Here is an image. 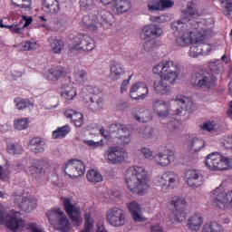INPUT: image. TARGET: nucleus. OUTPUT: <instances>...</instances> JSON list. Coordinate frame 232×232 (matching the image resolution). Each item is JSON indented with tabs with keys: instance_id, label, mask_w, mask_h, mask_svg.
Wrapping results in <instances>:
<instances>
[{
	"instance_id": "nucleus-34",
	"label": "nucleus",
	"mask_w": 232,
	"mask_h": 232,
	"mask_svg": "<svg viewBox=\"0 0 232 232\" xmlns=\"http://www.w3.org/2000/svg\"><path fill=\"white\" fill-rule=\"evenodd\" d=\"M205 146V141L200 139L195 138V136H188V150H191V151H198L199 150H202Z\"/></svg>"
},
{
	"instance_id": "nucleus-35",
	"label": "nucleus",
	"mask_w": 232,
	"mask_h": 232,
	"mask_svg": "<svg viewBox=\"0 0 232 232\" xmlns=\"http://www.w3.org/2000/svg\"><path fill=\"white\" fill-rule=\"evenodd\" d=\"M87 106L91 111H99L104 107V99L99 98L95 102L94 96H90L89 101L87 102Z\"/></svg>"
},
{
	"instance_id": "nucleus-45",
	"label": "nucleus",
	"mask_w": 232,
	"mask_h": 232,
	"mask_svg": "<svg viewBox=\"0 0 232 232\" xmlns=\"http://www.w3.org/2000/svg\"><path fill=\"white\" fill-rule=\"evenodd\" d=\"M169 204L170 206H173L172 209H182L188 202L186 201V198L175 196L171 198Z\"/></svg>"
},
{
	"instance_id": "nucleus-33",
	"label": "nucleus",
	"mask_w": 232,
	"mask_h": 232,
	"mask_svg": "<svg viewBox=\"0 0 232 232\" xmlns=\"http://www.w3.org/2000/svg\"><path fill=\"white\" fill-rule=\"evenodd\" d=\"M43 10L45 14H57L61 7H59V2L57 0H44Z\"/></svg>"
},
{
	"instance_id": "nucleus-62",
	"label": "nucleus",
	"mask_w": 232,
	"mask_h": 232,
	"mask_svg": "<svg viewBox=\"0 0 232 232\" xmlns=\"http://www.w3.org/2000/svg\"><path fill=\"white\" fill-rule=\"evenodd\" d=\"M26 229L29 232H44L41 226L35 224V223H30L26 226Z\"/></svg>"
},
{
	"instance_id": "nucleus-18",
	"label": "nucleus",
	"mask_w": 232,
	"mask_h": 232,
	"mask_svg": "<svg viewBox=\"0 0 232 232\" xmlns=\"http://www.w3.org/2000/svg\"><path fill=\"white\" fill-rule=\"evenodd\" d=\"M148 93H150V87L144 82L134 83L130 90V95L134 101H144L148 97Z\"/></svg>"
},
{
	"instance_id": "nucleus-3",
	"label": "nucleus",
	"mask_w": 232,
	"mask_h": 232,
	"mask_svg": "<svg viewBox=\"0 0 232 232\" xmlns=\"http://www.w3.org/2000/svg\"><path fill=\"white\" fill-rule=\"evenodd\" d=\"M204 26H208V19L201 18L200 14L192 6H188L183 11V18L173 22L170 24L171 30L174 32H189L191 30H204Z\"/></svg>"
},
{
	"instance_id": "nucleus-48",
	"label": "nucleus",
	"mask_w": 232,
	"mask_h": 232,
	"mask_svg": "<svg viewBox=\"0 0 232 232\" xmlns=\"http://www.w3.org/2000/svg\"><path fill=\"white\" fill-rule=\"evenodd\" d=\"M85 223L83 226V229L80 232H92L93 231V225L94 221L92 218V215L90 213L85 214Z\"/></svg>"
},
{
	"instance_id": "nucleus-6",
	"label": "nucleus",
	"mask_w": 232,
	"mask_h": 232,
	"mask_svg": "<svg viewBox=\"0 0 232 232\" xmlns=\"http://www.w3.org/2000/svg\"><path fill=\"white\" fill-rule=\"evenodd\" d=\"M179 182H180V177L171 170H167L154 178V184L157 188H160L161 193H169L179 186Z\"/></svg>"
},
{
	"instance_id": "nucleus-5",
	"label": "nucleus",
	"mask_w": 232,
	"mask_h": 232,
	"mask_svg": "<svg viewBox=\"0 0 232 232\" xmlns=\"http://www.w3.org/2000/svg\"><path fill=\"white\" fill-rule=\"evenodd\" d=\"M115 22V16L109 11L103 10L97 14H90L82 17L80 25L83 30L88 32H97L99 30V24L102 26L104 30H109L113 26Z\"/></svg>"
},
{
	"instance_id": "nucleus-12",
	"label": "nucleus",
	"mask_w": 232,
	"mask_h": 232,
	"mask_svg": "<svg viewBox=\"0 0 232 232\" xmlns=\"http://www.w3.org/2000/svg\"><path fill=\"white\" fill-rule=\"evenodd\" d=\"M50 162L46 160H34L32 164L27 167L26 173L33 179H41L46 173V169H50Z\"/></svg>"
},
{
	"instance_id": "nucleus-15",
	"label": "nucleus",
	"mask_w": 232,
	"mask_h": 232,
	"mask_svg": "<svg viewBox=\"0 0 232 232\" xmlns=\"http://www.w3.org/2000/svg\"><path fill=\"white\" fill-rule=\"evenodd\" d=\"M72 48L76 52H92L95 50V40L88 34H79L73 40Z\"/></svg>"
},
{
	"instance_id": "nucleus-7",
	"label": "nucleus",
	"mask_w": 232,
	"mask_h": 232,
	"mask_svg": "<svg viewBox=\"0 0 232 232\" xmlns=\"http://www.w3.org/2000/svg\"><path fill=\"white\" fill-rule=\"evenodd\" d=\"M5 222L6 227L14 232H18L26 226V221L21 218V212L12 210L7 215L0 205V224Z\"/></svg>"
},
{
	"instance_id": "nucleus-54",
	"label": "nucleus",
	"mask_w": 232,
	"mask_h": 232,
	"mask_svg": "<svg viewBox=\"0 0 232 232\" xmlns=\"http://www.w3.org/2000/svg\"><path fill=\"white\" fill-rule=\"evenodd\" d=\"M14 102L15 108L17 110H24V109L28 108V106L30 105V102H28V101H26L21 97L15 98L14 100Z\"/></svg>"
},
{
	"instance_id": "nucleus-42",
	"label": "nucleus",
	"mask_w": 232,
	"mask_h": 232,
	"mask_svg": "<svg viewBox=\"0 0 232 232\" xmlns=\"http://www.w3.org/2000/svg\"><path fill=\"white\" fill-rule=\"evenodd\" d=\"M64 75V71L59 67H54L48 70L47 77L49 81H59Z\"/></svg>"
},
{
	"instance_id": "nucleus-43",
	"label": "nucleus",
	"mask_w": 232,
	"mask_h": 232,
	"mask_svg": "<svg viewBox=\"0 0 232 232\" xmlns=\"http://www.w3.org/2000/svg\"><path fill=\"white\" fill-rule=\"evenodd\" d=\"M62 232H68L71 229L70 220L66 217V214H63V217L58 219V222L54 225Z\"/></svg>"
},
{
	"instance_id": "nucleus-14",
	"label": "nucleus",
	"mask_w": 232,
	"mask_h": 232,
	"mask_svg": "<svg viewBox=\"0 0 232 232\" xmlns=\"http://www.w3.org/2000/svg\"><path fill=\"white\" fill-rule=\"evenodd\" d=\"M106 220L113 227H122L126 224V213L122 208L114 207L107 211Z\"/></svg>"
},
{
	"instance_id": "nucleus-56",
	"label": "nucleus",
	"mask_w": 232,
	"mask_h": 232,
	"mask_svg": "<svg viewBox=\"0 0 232 232\" xmlns=\"http://www.w3.org/2000/svg\"><path fill=\"white\" fill-rule=\"evenodd\" d=\"M28 128V119H19L14 121V130H26Z\"/></svg>"
},
{
	"instance_id": "nucleus-30",
	"label": "nucleus",
	"mask_w": 232,
	"mask_h": 232,
	"mask_svg": "<svg viewBox=\"0 0 232 232\" xmlns=\"http://www.w3.org/2000/svg\"><path fill=\"white\" fill-rule=\"evenodd\" d=\"M64 211L60 208H53L46 213V217L51 226H55L62 217H64Z\"/></svg>"
},
{
	"instance_id": "nucleus-24",
	"label": "nucleus",
	"mask_w": 232,
	"mask_h": 232,
	"mask_svg": "<svg viewBox=\"0 0 232 232\" xmlns=\"http://www.w3.org/2000/svg\"><path fill=\"white\" fill-rule=\"evenodd\" d=\"M111 10L116 15H122L131 10V2L130 0H116L112 5H111Z\"/></svg>"
},
{
	"instance_id": "nucleus-59",
	"label": "nucleus",
	"mask_w": 232,
	"mask_h": 232,
	"mask_svg": "<svg viewBox=\"0 0 232 232\" xmlns=\"http://www.w3.org/2000/svg\"><path fill=\"white\" fill-rule=\"evenodd\" d=\"M81 10H90L95 5L93 0H80L79 2Z\"/></svg>"
},
{
	"instance_id": "nucleus-27",
	"label": "nucleus",
	"mask_w": 232,
	"mask_h": 232,
	"mask_svg": "<svg viewBox=\"0 0 232 232\" xmlns=\"http://www.w3.org/2000/svg\"><path fill=\"white\" fill-rule=\"evenodd\" d=\"M175 102L180 106L181 110H185L186 111H195L197 108L195 103H193V100L184 95H178L175 99Z\"/></svg>"
},
{
	"instance_id": "nucleus-60",
	"label": "nucleus",
	"mask_w": 232,
	"mask_h": 232,
	"mask_svg": "<svg viewBox=\"0 0 232 232\" xmlns=\"http://www.w3.org/2000/svg\"><path fill=\"white\" fill-rule=\"evenodd\" d=\"M7 29L10 30L11 34H18L19 35L23 34V27L21 24H10L7 26Z\"/></svg>"
},
{
	"instance_id": "nucleus-4",
	"label": "nucleus",
	"mask_w": 232,
	"mask_h": 232,
	"mask_svg": "<svg viewBox=\"0 0 232 232\" xmlns=\"http://www.w3.org/2000/svg\"><path fill=\"white\" fill-rule=\"evenodd\" d=\"M213 26H215V20L213 18H208L207 20V25L203 26V29H192L190 31H186L185 33L179 34L175 39V44L178 48H186L187 46H191L193 43H200V41H206L213 37Z\"/></svg>"
},
{
	"instance_id": "nucleus-31",
	"label": "nucleus",
	"mask_w": 232,
	"mask_h": 232,
	"mask_svg": "<svg viewBox=\"0 0 232 232\" xmlns=\"http://www.w3.org/2000/svg\"><path fill=\"white\" fill-rule=\"evenodd\" d=\"M44 146H46V142L39 137L33 138L28 144V148L33 153H43L44 151Z\"/></svg>"
},
{
	"instance_id": "nucleus-52",
	"label": "nucleus",
	"mask_w": 232,
	"mask_h": 232,
	"mask_svg": "<svg viewBox=\"0 0 232 232\" xmlns=\"http://www.w3.org/2000/svg\"><path fill=\"white\" fill-rule=\"evenodd\" d=\"M83 144L92 148V150H97V148H102L104 146V140H100L99 141H95L93 140H83Z\"/></svg>"
},
{
	"instance_id": "nucleus-9",
	"label": "nucleus",
	"mask_w": 232,
	"mask_h": 232,
	"mask_svg": "<svg viewBox=\"0 0 232 232\" xmlns=\"http://www.w3.org/2000/svg\"><path fill=\"white\" fill-rule=\"evenodd\" d=\"M232 164V160L222 156L218 152H212L205 160V166L212 171H222L227 169Z\"/></svg>"
},
{
	"instance_id": "nucleus-50",
	"label": "nucleus",
	"mask_w": 232,
	"mask_h": 232,
	"mask_svg": "<svg viewBox=\"0 0 232 232\" xmlns=\"http://www.w3.org/2000/svg\"><path fill=\"white\" fill-rule=\"evenodd\" d=\"M7 151L11 153V155H21L23 154V147L19 144L8 143L7 144Z\"/></svg>"
},
{
	"instance_id": "nucleus-49",
	"label": "nucleus",
	"mask_w": 232,
	"mask_h": 232,
	"mask_svg": "<svg viewBox=\"0 0 232 232\" xmlns=\"http://www.w3.org/2000/svg\"><path fill=\"white\" fill-rule=\"evenodd\" d=\"M14 6L18 8H24V10H30L32 8V0H11Z\"/></svg>"
},
{
	"instance_id": "nucleus-32",
	"label": "nucleus",
	"mask_w": 232,
	"mask_h": 232,
	"mask_svg": "<svg viewBox=\"0 0 232 232\" xmlns=\"http://www.w3.org/2000/svg\"><path fill=\"white\" fill-rule=\"evenodd\" d=\"M128 209L135 222H142L143 218L142 216L140 215V213H142V210L139 203L135 201L129 203Z\"/></svg>"
},
{
	"instance_id": "nucleus-44",
	"label": "nucleus",
	"mask_w": 232,
	"mask_h": 232,
	"mask_svg": "<svg viewBox=\"0 0 232 232\" xmlns=\"http://www.w3.org/2000/svg\"><path fill=\"white\" fill-rule=\"evenodd\" d=\"M69 125H64L63 127H58L57 130L53 131V139H64L68 133L71 131Z\"/></svg>"
},
{
	"instance_id": "nucleus-21",
	"label": "nucleus",
	"mask_w": 232,
	"mask_h": 232,
	"mask_svg": "<svg viewBox=\"0 0 232 232\" xmlns=\"http://www.w3.org/2000/svg\"><path fill=\"white\" fill-rule=\"evenodd\" d=\"M152 110L158 117L160 119H166V117H169V111H171V104L169 102L160 100L154 99L152 101Z\"/></svg>"
},
{
	"instance_id": "nucleus-37",
	"label": "nucleus",
	"mask_w": 232,
	"mask_h": 232,
	"mask_svg": "<svg viewBox=\"0 0 232 232\" xmlns=\"http://www.w3.org/2000/svg\"><path fill=\"white\" fill-rule=\"evenodd\" d=\"M61 95L67 104H71L72 101H74L75 97H77V89L70 87L62 92Z\"/></svg>"
},
{
	"instance_id": "nucleus-11",
	"label": "nucleus",
	"mask_w": 232,
	"mask_h": 232,
	"mask_svg": "<svg viewBox=\"0 0 232 232\" xmlns=\"http://www.w3.org/2000/svg\"><path fill=\"white\" fill-rule=\"evenodd\" d=\"M103 159L107 164H112V166L123 164L126 161V150L117 146H111L105 150Z\"/></svg>"
},
{
	"instance_id": "nucleus-51",
	"label": "nucleus",
	"mask_w": 232,
	"mask_h": 232,
	"mask_svg": "<svg viewBox=\"0 0 232 232\" xmlns=\"http://www.w3.org/2000/svg\"><path fill=\"white\" fill-rule=\"evenodd\" d=\"M21 46L24 52H30V50H37L40 45L37 42L25 41L21 44Z\"/></svg>"
},
{
	"instance_id": "nucleus-26",
	"label": "nucleus",
	"mask_w": 232,
	"mask_h": 232,
	"mask_svg": "<svg viewBox=\"0 0 232 232\" xmlns=\"http://www.w3.org/2000/svg\"><path fill=\"white\" fill-rule=\"evenodd\" d=\"M122 73H124V65H122L119 61L111 60L110 62L111 79H112V81H119Z\"/></svg>"
},
{
	"instance_id": "nucleus-1",
	"label": "nucleus",
	"mask_w": 232,
	"mask_h": 232,
	"mask_svg": "<svg viewBox=\"0 0 232 232\" xmlns=\"http://www.w3.org/2000/svg\"><path fill=\"white\" fill-rule=\"evenodd\" d=\"M180 63L173 60H163L152 68L154 75H159V79L153 82V90L157 95H166L169 93V84H175L180 77Z\"/></svg>"
},
{
	"instance_id": "nucleus-64",
	"label": "nucleus",
	"mask_w": 232,
	"mask_h": 232,
	"mask_svg": "<svg viewBox=\"0 0 232 232\" xmlns=\"http://www.w3.org/2000/svg\"><path fill=\"white\" fill-rule=\"evenodd\" d=\"M140 135L143 139H150L151 137V130L150 128H144L140 131Z\"/></svg>"
},
{
	"instance_id": "nucleus-47",
	"label": "nucleus",
	"mask_w": 232,
	"mask_h": 232,
	"mask_svg": "<svg viewBox=\"0 0 232 232\" xmlns=\"http://www.w3.org/2000/svg\"><path fill=\"white\" fill-rule=\"evenodd\" d=\"M202 41H204V40H201L198 43L191 44L192 45L190 46V48L188 50L189 57L197 59V57H200V55H202V53L200 51V45H199V43H202Z\"/></svg>"
},
{
	"instance_id": "nucleus-41",
	"label": "nucleus",
	"mask_w": 232,
	"mask_h": 232,
	"mask_svg": "<svg viewBox=\"0 0 232 232\" xmlns=\"http://www.w3.org/2000/svg\"><path fill=\"white\" fill-rule=\"evenodd\" d=\"M202 232H224V228L217 221H212L203 225Z\"/></svg>"
},
{
	"instance_id": "nucleus-61",
	"label": "nucleus",
	"mask_w": 232,
	"mask_h": 232,
	"mask_svg": "<svg viewBox=\"0 0 232 232\" xmlns=\"http://www.w3.org/2000/svg\"><path fill=\"white\" fill-rule=\"evenodd\" d=\"M175 5V2L171 0H160V9L166 10L168 8H171Z\"/></svg>"
},
{
	"instance_id": "nucleus-19",
	"label": "nucleus",
	"mask_w": 232,
	"mask_h": 232,
	"mask_svg": "<svg viewBox=\"0 0 232 232\" xmlns=\"http://www.w3.org/2000/svg\"><path fill=\"white\" fill-rule=\"evenodd\" d=\"M109 131H111V133L117 132L119 135L117 137L120 140V144L122 146H128L130 142H131V135L130 134V130L119 123L111 124L109 128Z\"/></svg>"
},
{
	"instance_id": "nucleus-20",
	"label": "nucleus",
	"mask_w": 232,
	"mask_h": 232,
	"mask_svg": "<svg viewBox=\"0 0 232 232\" xmlns=\"http://www.w3.org/2000/svg\"><path fill=\"white\" fill-rule=\"evenodd\" d=\"M184 180L189 188H200L204 184V176L197 169H189L185 172Z\"/></svg>"
},
{
	"instance_id": "nucleus-36",
	"label": "nucleus",
	"mask_w": 232,
	"mask_h": 232,
	"mask_svg": "<svg viewBox=\"0 0 232 232\" xmlns=\"http://www.w3.org/2000/svg\"><path fill=\"white\" fill-rule=\"evenodd\" d=\"M186 217V212L182 208L172 209L170 213V220H172V222H177V224L184 222Z\"/></svg>"
},
{
	"instance_id": "nucleus-10",
	"label": "nucleus",
	"mask_w": 232,
	"mask_h": 232,
	"mask_svg": "<svg viewBox=\"0 0 232 232\" xmlns=\"http://www.w3.org/2000/svg\"><path fill=\"white\" fill-rule=\"evenodd\" d=\"M61 200L65 213L72 220L74 226H81L82 224L81 207L71 198H62Z\"/></svg>"
},
{
	"instance_id": "nucleus-29",
	"label": "nucleus",
	"mask_w": 232,
	"mask_h": 232,
	"mask_svg": "<svg viewBox=\"0 0 232 232\" xmlns=\"http://www.w3.org/2000/svg\"><path fill=\"white\" fill-rule=\"evenodd\" d=\"M64 115L67 119H71L77 128H81L82 124H84V116H82V113L77 112L72 109H67L64 111Z\"/></svg>"
},
{
	"instance_id": "nucleus-53",
	"label": "nucleus",
	"mask_w": 232,
	"mask_h": 232,
	"mask_svg": "<svg viewBox=\"0 0 232 232\" xmlns=\"http://www.w3.org/2000/svg\"><path fill=\"white\" fill-rule=\"evenodd\" d=\"M209 68L212 72H217L218 73H220V72H224V63H222V61L220 60L210 62Z\"/></svg>"
},
{
	"instance_id": "nucleus-63",
	"label": "nucleus",
	"mask_w": 232,
	"mask_h": 232,
	"mask_svg": "<svg viewBox=\"0 0 232 232\" xmlns=\"http://www.w3.org/2000/svg\"><path fill=\"white\" fill-rule=\"evenodd\" d=\"M86 91L91 94L93 95V97H95V95H98V93H101V91H99V88L92 86V85H89L86 87Z\"/></svg>"
},
{
	"instance_id": "nucleus-57",
	"label": "nucleus",
	"mask_w": 232,
	"mask_h": 232,
	"mask_svg": "<svg viewBox=\"0 0 232 232\" xmlns=\"http://www.w3.org/2000/svg\"><path fill=\"white\" fill-rule=\"evenodd\" d=\"M201 130H203L204 131H218V126H217V124H215L214 122L211 121H206L202 126H201Z\"/></svg>"
},
{
	"instance_id": "nucleus-38",
	"label": "nucleus",
	"mask_w": 232,
	"mask_h": 232,
	"mask_svg": "<svg viewBox=\"0 0 232 232\" xmlns=\"http://www.w3.org/2000/svg\"><path fill=\"white\" fill-rule=\"evenodd\" d=\"M49 48L53 53H62L64 50V41L54 38L50 42Z\"/></svg>"
},
{
	"instance_id": "nucleus-39",
	"label": "nucleus",
	"mask_w": 232,
	"mask_h": 232,
	"mask_svg": "<svg viewBox=\"0 0 232 232\" xmlns=\"http://www.w3.org/2000/svg\"><path fill=\"white\" fill-rule=\"evenodd\" d=\"M87 180L91 182L92 184H97L99 182H102L104 178H102V174L95 169H90L87 172Z\"/></svg>"
},
{
	"instance_id": "nucleus-46",
	"label": "nucleus",
	"mask_w": 232,
	"mask_h": 232,
	"mask_svg": "<svg viewBox=\"0 0 232 232\" xmlns=\"http://www.w3.org/2000/svg\"><path fill=\"white\" fill-rule=\"evenodd\" d=\"M73 79L78 84H84L88 79V72L84 70H76L73 73Z\"/></svg>"
},
{
	"instance_id": "nucleus-23",
	"label": "nucleus",
	"mask_w": 232,
	"mask_h": 232,
	"mask_svg": "<svg viewBox=\"0 0 232 232\" xmlns=\"http://www.w3.org/2000/svg\"><path fill=\"white\" fill-rule=\"evenodd\" d=\"M162 34H164V30L160 26L150 24L143 27L140 37L141 39L159 38L162 37Z\"/></svg>"
},
{
	"instance_id": "nucleus-40",
	"label": "nucleus",
	"mask_w": 232,
	"mask_h": 232,
	"mask_svg": "<svg viewBox=\"0 0 232 232\" xmlns=\"http://www.w3.org/2000/svg\"><path fill=\"white\" fill-rule=\"evenodd\" d=\"M166 134L168 137H175L179 131H180V127H179V121H169L165 129Z\"/></svg>"
},
{
	"instance_id": "nucleus-13",
	"label": "nucleus",
	"mask_w": 232,
	"mask_h": 232,
	"mask_svg": "<svg viewBox=\"0 0 232 232\" xmlns=\"http://www.w3.org/2000/svg\"><path fill=\"white\" fill-rule=\"evenodd\" d=\"M64 173L70 177V179H77L82 177L86 171L84 163L79 160H70L63 165Z\"/></svg>"
},
{
	"instance_id": "nucleus-2",
	"label": "nucleus",
	"mask_w": 232,
	"mask_h": 232,
	"mask_svg": "<svg viewBox=\"0 0 232 232\" xmlns=\"http://www.w3.org/2000/svg\"><path fill=\"white\" fill-rule=\"evenodd\" d=\"M125 182L133 195H145L150 189V173L142 166H132L125 172Z\"/></svg>"
},
{
	"instance_id": "nucleus-8",
	"label": "nucleus",
	"mask_w": 232,
	"mask_h": 232,
	"mask_svg": "<svg viewBox=\"0 0 232 232\" xmlns=\"http://www.w3.org/2000/svg\"><path fill=\"white\" fill-rule=\"evenodd\" d=\"M190 84L203 90H213L217 86V78L208 71L195 72L191 75Z\"/></svg>"
},
{
	"instance_id": "nucleus-22",
	"label": "nucleus",
	"mask_w": 232,
	"mask_h": 232,
	"mask_svg": "<svg viewBox=\"0 0 232 232\" xmlns=\"http://www.w3.org/2000/svg\"><path fill=\"white\" fill-rule=\"evenodd\" d=\"M212 200L219 207V209H227V192L224 187L219 186L212 192Z\"/></svg>"
},
{
	"instance_id": "nucleus-17",
	"label": "nucleus",
	"mask_w": 232,
	"mask_h": 232,
	"mask_svg": "<svg viewBox=\"0 0 232 232\" xmlns=\"http://www.w3.org/2000/svg\"><path fill=\"white\" fill-rule=\"evenodd\" d=\"M156 166L168 168L171 162H175V152L171 150H166L156 153L153 157Z\"/></svg>"
},
{
	"instance_id": "nucleus-16",
	"label": "nucleus",
	"mask_w": 232,
	"mask_h": 232,
	"mask_svg": "<svg viewBox=\"0 0 232 232\" xmlns=\"http://www.w3.org/2000/svg\"><path fill=\"white\" fill-rule=\"evenodd\" d=\"M14 203L18 205L24 211H33L37 208V199L34 197H29L28 194H13Z\"/></svg>"
},
{
	"instance_id": "nucleus-58",
	"label": "nucleus",
	"mask_w": 232,
	"mask_h": 232,
	"mask_svg": "<svg viewBox=\"0 0 232 232\" xmlns=\"http://www.w3.org/2000/svg\"><path fill=\"white\" fill-rule=\"evenodd\" d=\"M140 154L148 160H153V157H155V155H153V150L146 147L140 149Z\"/></svg>"
},
{
	"instance_id": "nucleus-25",
	"label": "nucleus",
	"mask_w": 232,
	"mask_h": 232,
	"mask_svg": "<svg viewBox=\"0 0 232 232\" xmlns=\"http://www.w3.org/2000/svg\"><path fill=\"white\" fill-rule=\"evenodd\" d=\"M132 117L138 122H150V121L153 119V117H151V112L145 107L132 110Z\"/></svg>"
},
{
	"instance_id": "nucleus-28",
	"label": "nucleus",
	"mask_w": 232,
	"mask_h": 232,
	"mask_svg": "<svg viewBox=\"0 0 232 232\" xmlns=\"http://www.w3.org/2000/svg\"><path fill=\"white\" fill-rule=\"evenodd\" d=\"M202 224H204L202 214H194L188 218L187 226L190 231H200Z\"/></svg>"
},
{
	"instance_id": "nucleus-55",
	"label": "nucleus",
	"mask_w": 232,
	"mask_h": 232,
	"mask_svg": "<svg viewBox=\"0 0 232 232\" xmlns=\"http://www.w3.org/2000/svg\"><path fill=\"white\" fill-rule=\"evenodd\" d=\"M199 50L201 55H208L213 50V45L209 44H204V41L199 42Z\"/></svg>"
}]
</instances>
